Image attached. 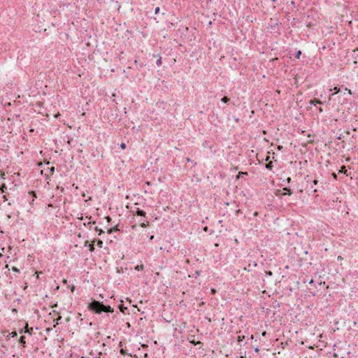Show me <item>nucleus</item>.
<instances>
[{"instance_id": "obj_32", "label": "nucleus", "mask_w": 358, "mask_h": 358, "mask_svg": "<svg viewBox=\"0 0 358 358\" xmlns=\"http://www.w3.org/2000/svg\"><path fill=\"white\" fill-rule=\"evenodd\" d=\"M49 169H50V172L51 173H54V171H55V167L54 166H52V167L49 168Z\"/></svg>"}, {"instance_id": "obj_48", "label": "nucleus", "mask_w": 358, "mask_h": 358, "mask_svg": "<svg viewBox=\"0 0 358 358\" xmlns=\"http://www.w3.org/2000/svg\"><path fill=\"white\" fill-rule=\"evenodd\" d=\"M203 231H208V227H205L203 228Z\"/></svg>"}, {"instance_id": "obj_44", "label": "nucleus", "mask_w": 358, "mask_h": 358, "mask_svg": "<svg viewBox=\"0 0 358 358\" xmlns=\"http://www.w3.org/2000/svg\"><path fill=\"white\" fill-rule=\"evenodd\" d=\"M314 283V280L312 278L310 279V280L309 281V284H313Z\"/></svg>"}, {"instance_id": "obj_19", "label": "nucleus", "mask_w": 358, "mask_h": 358, "mask_svg": "<svg viewBox=\"0 0 358 358\" xmlns=\"http://www.w3.org/2000/svg\"><path fill=\"white\" fill-rule=\"evenodd\" d=\"M94 250H95L94 243H93V241H92L91 245H89V250L91 252H93L94 251Z\"/></svg>"}, {"instance_id": "obj_47", "label": "nucleus", "mask_w": 358, "mask_h": 358, "mask_svg": "<svg viewBox=\"0 0 358 358\" xmlns=\"http://www.w3.org/2000/svg\"><path fill=\"white\" fill-rule=\"evenodd\" d=\"M63 283H64V285H66V284H67V280L64 279V280H63Z\"/></svg>"}, {"instance_id": "obj_25", "label": "nucleus", "mask_w": 358, "mask_h": 358, "mask_svg": "<svg viewBox=\"0 0 358 358\" xmlns=\"http://www.w3.org/2000/svg\"><path fill=\"white\" fill-rule=\"evenodd\" d=\"M159 10H160V8L159 7H156L155 9V14H158L159 13Z\"/></svg>"}, {"instance_id": "obj_53", "label": "nucleus", "mask_w": 358, "mask_h": 358, "mask_svg": "<svg viewBox=\"0 0 358 358\" xmlns=\"http://www.w3.org/2000/svg\"><path fill=\"white\" fill-rule=\"evenodd\" d=\"M266 331H264L262 334L263 336H264L266 335Z\"/></svg>"}, {"instance_id": "obj_46", "label": "nucleus", "mask_w": 358, "mask_h": 358, "mask_svg": "<svg viewBox=\"0 0 358 358\" xmlns=\"http://www.w3.org/2000/svg\"><path fill=\"white\" fill-rule=\"evenodd\" d=\"M337 259L338 260H341V259H343V257L339 255V256H338Z\"/></svg>"}, {"instance_id": "obj_22", "label": "nucleus", "mask_w": 358, "mask_h": 358, "mask_svg": "<svg viewBox=\"0 0 358 358\" xmlns=\"http://www.w3.org/2000/svg\"><path fill=\"white\" fill-rule=\"evenodd\" d=\"M192 345H202V343L200 341H189Z\"/></svg>"}, {"instance_id": "obj_57", "label": "nucleus", "mask_w": 358, "mask_h": 358, "mask_svg": "<svg viewBox=\"0 0 358 358\" xmlns=\"http://www.w3.org/2000/svg\"><path fill=\"white\" fill-rule=\"evenodd\" d=\"M82 196L85 197V194L83 193Z\"/></svg>"}, {"instance_id": "obj_41", "label": "nucleus", "mask_w": 358, "mask_h": 358, "mask_svg": "<svg viewBox=\"0 0 358 358\" xmlns=\"http://www.w3.org/2000/svg\"><path fill=\"white\" fill-rule=\"evenodd\" d=\"M95 224V222H88V224H88V225H90V228H91V227H92L91 224Z\"/></svg>"}, {"instance_id": "obj_26", "label": "nucleus", "mask_w": 358, "mask_h": 358, "mask_svg": "<svg viewBox=\"0 0 358 358\" xmlns=\"http://www.w3.org/2000/svg\"><path fill=\"white\" fill-rule=\"evenodd\" d=\"M344 90L347 91L348 94H352V91L351 90L347 88V87H344Z\"/></svg>"}, {"instance_id": "obj_50", "label": "nucleus", "mask_w": 358, "mask_h": 358, "mask_svg": "<svg viewBox=\"0 0 358 358\" xmlns=\"http://www.w3.org/2000/svg\"><path fill=\"white\" fill-rule=\"evenodd\" d=\"M318 110H319V111H320V113H322V112L323 111V109H322V108H318Z\"/></svg>"}, {"instance_id": "obj_16", "label": "nucleus", "mask_w": 358, "mask_h": 358, "mask_svg": "<svg viewBox=\"0 0 358 358\" xmlns=\"http://www.w3.org/2000/svg\"><path fill=\"white\" fill-rule=\"evenodd\" d=\"M94 230L98 232V235L101 236V234H104V231L101 229H99L98 227H95Z\"/></svg>"}, {"instance_id": "obj_20", "label": "nucleus", "mask_w": 358, "mask_h": 358, "mask_svg": "<svg viewBox=\"0 0 358 358\" xmlns=\"http://www.w3.org/2000/svg\"><path fill=\"white\" fill-rule=\"evenodd\" d=\"M245 339V336H238V338H237V341L241 343V342H243Z\"/></svg>"}, {"instance_id": "obj_43", "label": "nucleus", "mask_w": 358, "mask_h": 358, "mask_svg": "<svg viewBox=\"0 0 358 358\" xmlns=\"http://www.w3.org/2000/svg\"><path fill=\"white\" fill-rule=\"evenodd\" d=\"M141 226L142 227H147V224H145V223H143V224H141Z\"/></svg>"}, {"instance_id": "obj_18", "label": "nucleus", "mask_w": 358, "mask_h": 358, "mask_svg": "<svg viewBox=\"0 0 358 358\" xmlns=\"http://www.w3.org/2000/svg\"><path fill=\"white\" fill-rule=\"evenodd\" d=\"M302 52L301 50H298L295 52L294 57L296 59H299Z\"/></svg>"}, {"instance_id": "obj_24", "label": "nucleus", "mask_w": 358, "mask_h": 358, "mask_svg": "<svg viewBox=\"0 0 358 358\" xmlns=\"http://www.w3.org/2000/svg\"><path fill=\"white\" fill-rule=\"evenodd\" d=\"M6 189H7V187H6V185H3L1 186V192H5Z\"/></svg>"}, {"instance_id": "obj_21", "label": "nucleus", "mask_w": 358, "mask_h": 358, "mask_svg": "<svg viewBox=\"0 0 358 358\" xmlns=\"http://www.w3.org/2000/svg\"><path fill=\"white\" fill-rule=\"evenodd\" d=\"M162 64V57H159V59L156 61V65L157 66H160Z\"/></svg>"}, {"instance_id": "obj_3", "label": "nucleus", "mask_w": 358, "mask_h": 358, "mask_svg": "<svg viewBox=\"0 0 358 358\" xmlns=\"http://www.w3.org/2000/svg\"><path fill=\"white\" fill-rule=\"evenodd\" d=\"M32 331H33V329L28 328V327H24L19 331L20 334L25 333V334H28L29 335H31Z\"/></svg>"}, {"instance_id": "obj_59", "label": "nucleus", "mask_w": 358, "mask_h": 358, "mask_svg": "<svg viewBox=\"0 0 358 358\" xmlns=\"http://www.w3.org/2000/svg\"><path fill=\"white\" fill-rule=\"evenodd\" d=\"M153 238H154V236H151L150 239L152 240Z\"/></svg>"}, {"instance_id": "obj_60", "label": "nucleus", "mask_w": 358, "mask_h": 358, "mask_svg": "<svg viewBox=\"0 0 358 358\" xmlns=\"http://www.w3.org/2000/svg\"><path fill=\"white\" fill-rule=\"evenodd\" d=\"M338 139H341V135L338 137Z\"/></svg>"}, {"instance_id": "obj_27", "label": "nucleus", "mask_w": 358, "mask_h": 358, "mask_svg": "<svg viewBox=\"0 0 358 358\" xmlns=\"http://www.w3.org/2000/svg\"><path fill=\"white\" fill-rule=\"evenodd\" d=\"M284 182H287V183H290L292 182V178L288 177Z\"/></svg>"}, {"instance_id": "obj_35", "label": "nucleus", "mask_w": 358, "mask_h": 358, "mask_svg": "<svg viewBox=\"0 0 358 358\" xmlns=\"http://www.w3.org/2000/svg\"><path fill=\"white\" fill-rule=\"evenodd\" d=\"M120 353H121V355H126V352H125V350H124V349H121V350H120Z\"/></svg>"}, {"instance_id": "obj_38", "label": "nucleus", "mask_w": 358, "mask_h": 358, "mask_svg": "<svg viewBox=\"0 0 358 358\" xmlns=\"http://www.w3.org/2000/svg\"><path fill=\"white\" fill-rule=\"evenodd\" d=\"M61 319H62V316H59V317L55 320H56V322H57V324H58V323H59V320H61Z\"/></svg>"}, {"instance_id": "obj_54", "label": "nucleus", "mask_w": 358, "mask_h": 358, "mask_svg": "<svg viewBox=\"0 0 358 358\" xmlns=\"http://www.w3.org/2000/svg\"><path fill=\"white\" fill-rule=\"evenodd\" d=\"M250 339H255V337H254V336H253V335H251V336H250Z\"/></svg>"}, {"instance_id": "obj_45", "label": "nucleus", "mask_w": 358, "mask_h": 358, "mask_svg": "<svg viewBox=\"0 0 358 358\" xmlns=\"http://www.w3.org/2000/svg\"><path fill=\"white\" fill-rule=\"evenodd\" d=\"M106 219H107V221H108V222H110V221L111 220V217H109V216H108V217H106Z\"/></svg>"}, {"instance_id": "obj_42", "label": "nucleus", "mask_w": 358, "mask_h": 358, "mask_svg": "<svg viewBox=\"0 0 358 358\" xmlns=\"http://www.w3.org/2000/svg\"><path fill=\"white\" fill-rule=\"evenodd\" d=\"M255 351L256 352H259V348L258 347L255 348Z\"/></svg>"}, {"instance_id": "obj_36", "label": "nucleus", "mask_w": 358, "mask_h": 358, "mask_svg": "<svg viewBox=\"0 0 358 358\" xmlns=\"http://www.w3.org/2000/svg\"><path fill=\"white\" fill-rule=\"evenodd\" d=\"M13 271L15 272H17V273L20 272V270L18 268H17L16 267H13Z\"/></svg>"}, {"instance_id": "obj_34", "label": "nucleus", "mask_w": 358, "mask_h": 358, "mask_svg": "<svg viewBox=\"0 0 358 358\" xmlns=\"http://www.w3.org/2000/svg\"><path fill=\"white\" fill-rule=\"evenodd\" d=\"M251 266V264H249V266ZM252 266L254 267H256L257 266V264L255 262H253L252 264Z\"/></svg>"}, {"instance_id": "obj_28", "label": "nucleus", "mask_w": 358, "mask_h": 358, "mask_svg": "<svg viewBox=\"0 0 358 358\" xmlns=\"http://www.w3.org/2000/svg\"><path fill=\"white\" fill-rule=\"evenodd\" d=\"M89 245H91V243H90L89 241H85V243H84V246L89 247Z\"/></svg>"}, {"instance_id": "obj_40", "label": "nucleus", "mask_w": 358, "mask_h": 358, "mask_svg": "<svg viewBox=\"0 0 358 358\" xmlns=\"http://www.w3.org/2000/svg\"><path fill=\"white\" fill-rule=\"evenodd\" d=\"M74 290H75V286H74V285H71V291L72 292H74Z\"/></svg>"}, {"instance_id": "obj_14", "label": "nucleus", "mask_w": 358, "mask_h": 358, "mask_svg": "<svg viewBox=\"0 0 358 358\" xmlns=\"http://www.w3.org/2000/svg\"><path fill=\"white\" fill-rule=\"evenodd\" d=\"M230 98L224 96L221 99V101L224 103H228L230 101Z\"/></svg>"}, {"instance_id": "obj_55", "label": "nucleus", "mask_w": 358, "mask_h": 358, "mask_svg": "<svg viewBox=\"0 0 358 358\" xmlns=\"http://www.w3.org/2000/svg\"><path fill=\"white\" fill-rule=\"evenodd\" d=\"M173 25V23H170V25L169 26V28H171V27H172Z\"/></svg>"}, {"instance_id": "obj_17", "label": "nucleus", "mask_w": 358, "mask_h": 358, "mask_svg": "<svg viewBox=\"0 0 358 358\" xmlns=\"http://www.w3.org/2000/svg\"><path fill=\"white\" fill-rule=\"evenodd\" d=\"M134 269L136 271H142L144 269V265L143 264L137 265L134 267Z\"/></svg>"}, {"instance_id": "obj_12", "label": "nucleus", "mask_w": 358, "mask_h": 358, "mask_svg": "<svg viewBox=\"0 0 358 358\" xmlns=\"http://www.w3.org/2000/svg\"><path fill=\"white\" fill-rule=\"evenodd\" d=\"M248 172H243V171H240L238 172V173L236 175V180H238L241 177H243L244 176H248Z\"/></svg>"}, {"instance_id": "obj_52", "label": "nucleus", "mask_w": 358, "mask_h": 358, "mask_svg": "<svg viewBox=\"0 0 358 358\" xmlns=\"http://www.w3.org/2000/svg\"><path fill=\"white\" fill-rule=\"evenodd\" d=\"M69 4H70V3H63V5L66 6H68Z\"/></svg>"}, {"instance_id": "obj_31", "label": "nucleus", "mask_w": 358, "mask_h": 358, "mask_svg": "<svg viewBox=\"0 0 358 358\" xmlns=\"http://www.w3.org/2000/svg\"><path fill=\"white\" fill-rule=\"evenodd\" d=\"M120 148H121L122 149H124V148H126V144H125L124 143H122L120 144Z\"/></svg>"}, {"instance_id": "obj_33", "label": "nucleus", "mask_w": 358, "mask_h": 358, "mask_svg": "<svg viewBox=\"0 0 358 358\" xmlns=\"http://www.w3.org/2000/svg\"><path fill=\"white\" fill-rule=\"evenodd\" d=\"M195 275H196V277L199 276L201 275V271H195Z\"/></svg>"}, {"instance_id": "obj_15", "label": "nucleus", "mask_w": 358, "mask_h": 358, "mask_svg": "<svg viewBox=\"0 0 358 358\" xmlns=\"http://www.w3.org/2000/svg\"><path fill=\"white\" fill-rule=\"evenodd\" d=\"M266 168L268 169V170H270L271 171L273 169V162H268L266 165H265Z\"/></svg>"}, {"instance_id": "obj_56", "label": "nucleus", "mask_w": 358, "mask_h": 358, "mask_svg": "<svg viewBox=\"0 0 358 358\" xmlns=\"http://www.w3.org/2000/svg\"><path fill=\"white\" fill-rule=\"evenodd\" d=\"M173 25V23H170V25L169 26V28H171V27H172Z\"/></svg>"}, {"instance_id": "obj_23", "label": "nucleus", "mask_w": 358, "mask_h": 358, "mask_svg": "<svg viewBox=\"0 0 358 358\" xmlns=\"http://www.w3.org/2000/svg\"><path fill=\"white\" fill-rule=\"evenodd\" d=\"M310 189H312L311 192H312L313 194H315V193L317 192V189H314V186H313V185H311L310 186Z\"/></svg>"}, {"instance_id": "obj_2", "label": "nucleus", "mask_w": 358, "mask_h": 358, "mask_svg": "<svg viewBox=\"0 0 358 358\" xmlns=\"http://www.w3.org/2000/svg\"><path fill=\"white\" fill-rule=\"evenodd\" d=\"M103 313H113V308L109 305H105L103 303Z\"/></svg>"}, {"instance_id": "obj_29", "label": "nucleus", "mask_w": 358, "mask_h": 358, "mask_svg": "<svg viewBox=\"0 0 358 358\" xmlns=\"http://www.w3.org/2000/svg\"><path fill=\"white\" fill-rule=\"evenodd\" d=\"M216 292H217V291H216V289H214V288H211V289H210V293H211V294H213H213H215Z\"/></svg>"}, {"instance_id": "obj_1", "label": "nucleus", "mask_w": 358, "mask_h": 358, "mask_svg": "<svg viewBox=\"0 0 358 358\" xmlns=\"http://www.w3.org/2000/svg\"><path fill=\"white\" fill-rule=\"evenodd\" d=\"M103 302L96 300H92L88 304V309L96 314H101L103 313Z\"/></svg>"}, {"instance_id": "obj_39", "label": "nucleus", "mask_w": 358, "mask_h": 358, "mask_svg": "<svg viewBox=\"0 0 358 358\" xmlns=\"http://www.w3.org/2000/svg\"><path fill=\"white\" fill-rule=\"evenodd\" d=\"M269 160H270V156L269 155H267L266 159H265V161L266 162H269Z\"/></svg>"}, {"instance_id": "obj_6", "label": "nucleus", "mask_w": 358, "mask_h": 358, "mask_svg": "<svg viewBox=\"0 0 358 358\" xmlns=\"http://www.w3.org/2000/svg\"><path fill=\"white\" fill-rule=\"evenodd\" d=\"M282 190L285 192L283 195L287 194L289 196H291L293 194L292 190L290 189V187H284Z\"/></svg>"}, {"instance_id": "obj_13", "label": "nucleus", "mask_w": 358, "mask_h": 358, "mask_svg": "<svg viewBox=\"0 0 358 358\" xmlns=\"http://www.w3.org/2000/svg\"><path fill=\"white\" fill-rule=\"evenodd\" d=\"M17 336V331H12L11 333H10L8 335V339H10V338H15Z\"/></svg>"}, {"instance_id": "obj_51", "label": "nucleus", "mask_w": 358, "mask_h": 358, "mask_svg": "<svg viewBox=\"0 0 358 358\" xmlns=\"http://www.w3.org/2000/svg\"><path fill=\"white\" fill-rule=\"evenodd\" d=\"M186 160H187V162H192V160L189 158H187Z\"/></svg>"}, {"instance_id": "obj_37", "label": "nucleus", "mask_w": 358, "mask_h": 358, "mask_svg": "<svg viewBox=\"0 0 358 358\" xmlns=\"http://www.w3.org/2000/svg\"><path fill=\"white\" fill-rule=\"evenodd\" d=\"M277 149L278 150H282L283 149V146L282 145H278Z\"/></svg>"}, {"instance_id": "obj_5", "label": "nucleus", "mask_w": 358, "mask_h": 358, "mask_svg": "<svg viewBox=\"0 0 358 358\" xmlns=\"http://www.w3.org/2000/svg\"><path fill=\"white\" fill-rule=\"evenodd\" d=\"M309 103L310 105H316V104H322V102L321 100H320L318 99H313L310 100Z\"/></svg>"}, {"instance_id": "obj_7", "label": "nucleus", "mask_w": 358, "mask_h": 358, "mask_svg": "<svg viewBox=\"0 0 358 358\" xmlns=\"http://www.w3.org/2000/svg\"><path fill=\"white\" fill-rule=\"evenodd\" d=\"M338 173H343V174H345V176H348V170L346 169V166L343 165L340 170L338 171Z\"/></svg>"}, {"instance_id": "obj_11", "label": "nucleus", "mask_w": 358, "mask_h": 358, "mask_svg": "<svg viewBox=\"0 0 358 358\" xmlns=\"http://www.w3.org/2000/svg\"><path fill=\"white\" fill-rule=\"evenodd\" d=\"M119 231V229H118V225H115L113 227H111L110 229H108V234H112L113 232H116V231Z\"/></svg>"}, {"instance_id": "obj_61", "label": "nucleus", "mask_w": 358, "mask_h": 358, "mask_svg": "<svg viewBox=\"0 0 358 358\" xmlns=\"http://www.w3.org/2000/svg\"><path fill=\"white\" fill-rule=\"evenodd\" d=\"M98 358H101V357H98Z\"/></svg>"}, {"instance_id": "obj_30", "label": "nucleus", "mask_w": 358, "mask_h": 358, "mask_svg": "<svg viewBox=\"0 0 358 358\" xmlns=\"http://www.w3.org/2000/svg\"><path fill=\"white\" fill-rule=\"evenodd\" d=\"M319 181L318 180H316L315 179L313 181V185H317L318 184Z\"/></svg>"}, {"instance_id": "obj_9", "label": "nucleus", "mask_w": 358, "mask_h": 358, "mask_svg": "<svg viewBox=\"0 0 358 358\" xmlns=\"http://www.w3.org/2000/svg\"><path fill=\"white\" fill-rule=\"evenodd\" d=\"M19 343L23 347H25L26 345V337L24 336H21L19 338Z\"/></svg>"}, {"instance_id": "obj_4", "label": "nucleus", "mask_w": 358, "mask_h": 358, "mask_svg": "<svg viewBox=\"0 0 358 358\" xmlns=\"http://www.w3.org/2000/svg\"><path fill=\"white\" fill-rule=\"evenodd\" d=\"M341 89H344V85H341V87H334L332 90L334 91L331 95L334 96V94L341 92Z\"/></svg>"}, {"instance_id": "obj_58", "label": "nucleus", "mask_w": 358, "mask_h": 358, "mask_svg": "<svg viewBox=\"0 0 358 358\" xmlns=\"http://www.w3.org/2000/svg\"><path fill=\"white\" fill-rule=\"evenodd\" d=\"M240 358H246V357L245 356H241Z\"/></svg>"}, {"instance_id": "obj_10", "label": "nucleus", "mask_w": 358, "mask_h": 358, "mask_svg": "<svg viewBox=\"0 0 358 358\" xmlns=\"http://www.w3.org/2000/svg\"><path fill=\"white\" fill-rule=\"evenodd\" d=\"M136 215L141 217H145V212L140 208H137Z\"/></svg>"}, {"instance_id": "obj_49", "label": "nucleus", "mask_w": 358, "mask_h": 358, "mask_svg": "<svg viewBox=\"0 0 358 358\" xmlns=\"http://www.w3.org/2000/svg\"><path fill=\"white\" fill-rule=\"evenodd\" d=\"M272 3H275L278 1V0H271Z\"/></svg>"}, {"instance_id": "obj_8", "label": "nucleus", "mask_w": 358, "mask_h": 358, "mask_svg": "<svg viewBox=\"0 0 358 358\" xmlns=\"http://www.w3.org/2000/svg\"><path fill=\"white\" fill-rule=\"evenodd\" d=\"M93 241V243H96V245L99 248H103V241L101 240V239H94L92 241Z\"/></svg>"}]
</instances>
